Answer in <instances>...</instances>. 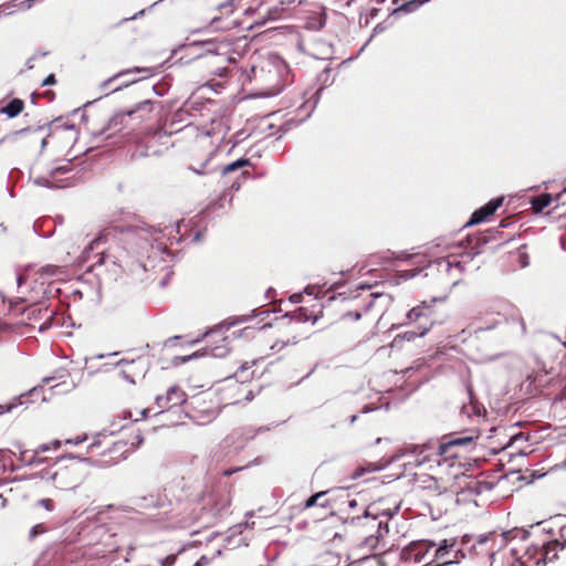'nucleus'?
Segmentation results:
<instances>
[{
  "label": "nucleus",
  "mask_w": 566,
  "mask_h": 566,
  "mask_svg": "<svg viewBox=\"0 0 566 566\" xmlns=\"http://www.w3.org/2000/svg\"><path fill=\"white\" fill-rule=\"evenodd\" d=\"M49 444H51V450L52 449L56 450V449H59L61 447L62 443H61L60 440L55 439L52 442H50Z\"/></svg>",
  "instance_id": "obj_60"
},
{
  "label": "nucleus",
  "mask_w": 566,
  "mask_h": 566,
  "mask_svg": "<svg viewBox=\"0 0 566 566\" xmlns=\"http://www.w3.org/2000/svg\"><path fill=\"white\" fill-rule=\"evenodd\" d=\"M150 104H151L150 99H145V101L137 103L135 105V107L129 111L116 113L115 115H113L109 118L107 126L104 128L102 134H104L106 130H115V132L122 130L123 128H125L127 126V119L133 117V115H135L138 112H142L146 108H148V111H150V108H149Z\"/></svg>",
  "instance_id": "obj_4"
},
{
  "label": "nucleus",
  "mask_w": 566,
  "mask_h": 566,
  "mask_svg": "<svg viewBox=\"0 0 566 566\" xmlns=\"http://www.w3.org/2000/svg\"><path fill=\"white\" fill-rule=\"evenodd\" d=\"M187 399L185 391L178 386H171L167 389L166 395L156 397L158 408L165 410L175 406L182 405Z\"/></svg>",
  "instance_id": "obj_8"
},
{
  "label": "nucleus",
  "mask_w": 566,
  "mask_h": 566,
  "mask_svg": "<svg viewBox=\"0 0 566 566\" xmlns=\"http://www.w3.org/2000/svg\"><path fill=\"white\" fill-rule=\"evenodd\" d=\"M542 543L541 544H531L525 547V553L523 556H520L518 548L512 547V555L516 560H521L523 557H527V562L534 560V566H536V560L541 557ZM526 563V560L524 562Z\"/></svg>",
  "instance_id": "obj_15"
},
{
  "label": "nucleus",
  "mask_w": 566,
  "mask_h": 566,
  "mask_svg": "<svg viewBox=\"0 0 566 566\" xmlns=\"http://www.w3.org/2000/svg\"><path fill=\"white\" fill-rule=\"evenodd\" d=\"M57 120H52L45 125H40L38 126L36 128L33 129V132H41V130H44L46 127H52L55 125ZM32 128L31 127H24V128H21V129H18L15 132L12 133V136H19V135H22V134H25V133H29L31 132Z\"/></svg>",
  "instance_id": "obj_29"
},
{
  "label": "nucleus",
  "mask_w": 566,
  "mask_h": 566,
  "mask_svg": "<svg viewBox=\"0 0 566 566\" xmlns=\"http://www.w3.org/2000/svg\"><path fill=\"white\" fill-rule=\"evenodd\" d=\"M86 440H87V434H83V436H78V437H76L74 439H67L66 443L73 444V446H78V444L83 443Z\"/></svg>",
  "instance_id": "obj_47"
},
{
  "label": "nucleus",
  "mask_w": 566,
  "mask_h": 566,
  "mask_svg": "<svg viewBox=\"0 0 566 566\" xmlns=\"http://www.w3.org/2000/svg\"><path fill=\"white\" fill-rule=\"evenodd\" d=\"M210 563V559L202 555L195 564L193 566H207Z\"/></svg>",
  "instance_id": "obj_53"
},
{
  "label": "nucleus",
  "mask_w": 566,
  "mask_h": 566,
  "mask_svg": "<svg viewBox=\"0 0 566 566\" xmlns=\"http://www.w3.org/2000/svg\"><path fill=\"white\" fill-rule=\"evenodd\" d=\"M471 539H472V536H471V535H469V534L463 535V536H462V538H461V544H462V546L468 545V544L470 543V541H471Z\"/></svg>",
  "instance_id": "obj_58"
},
{
  "label": "nucleus",
  "mask_w": 566,
  "mask_h": 566,
  "mask_svg": "<svg viewBox=\"0 0 566 566\" xmlns=\"http://www.w3.org/2000/svg\"><path fill=\"white\" fill-rule=\"evenodd\" d=\"M56 489L71 490L80 484V478L74 473L71 468L61 469L48 476Z\"/></svg>",
  "instance_id": "obj_6"
},
{
  "label": "nucleus",
  "mask_w": 566,
  "mask_h": 566,
  "mask_svg": "<svg viewBox=\"0 0 566 566\" xmlns=\"http://www.w3.org/2000/svg\"><path fill=\"white\" fill-rule=\"evenodd\" d=\"M465 558V554L463 553L462 548H459L454 552V559L446 560L442 563L437 564L436 566H450L458 564L461 559Z\"/></svg>",
  "instance_id": "obj_36"
},
{
  "label": "nucleus",
  "mask_w": 566,
  "mask_h": 566,
  "mask_svg": "<svg viewBox=\"0 0 566 566\" xmlns=\"http://www.w3.org/2000/svg\"><path fill=\"white\" fill-rule=\"evenodd\" d=\"M316 290H318V287H316V286H312V285H308V286H306V287H305L304 292H305L306 294H308V295H315V296H317V295H316Z\"/></svg>",
  "instance_id": "obj_56"
},
{
  "label": "nucleus",
  "mask_w": 566,
  "mask_h": 566,
  "mask_svg": "<svg viewBox=\"0 0 566 566\" xmlns=\"http://www.w3.org/2000/svg\"><path fill=\"white\" fill-rule=\"evenodd\" d=\"M530 537V532L525 530L514 528L509 532H503L497 534L496 532H490L486 534H481L478 537V544L483 545L491 543L490 549L500 552L503 549L509 542L513 539H520L521 542L526 541Z\"/></svg>",
  "instance_id": "obj_2"
},
{
  "label": "nucleus",
  "mask_w": 566,
  "mask_h": 566,
  "mask_svg": "<svg viewBox=\"0 0 566 566\" xmlns=\"http://www.w3.org/2000/svg\"><path fill=\"white\" fill-rule=\"evenodd\" d=\"M325 494H326V492L321 491V492H317V493H315V494L311 495V496L305 501L304 507H305V509H311V507L315 506V505L318 503V500H319L321 497H323Z\"/></svg>",
  "instance_id": "obj_38"
},
{
  "label": "nucleus",
  "mask_w": 566,
  "mask_h": 566,
  "mask_svg": "<svg viewBox=\"0 0 566 566\" xmlns=\"http://www.w3.org/2000/svg\"><path fill=\"white\" fill-rule=\"evenodd\" d=\"M124 427H125L124 424H120L118 427V429H115V430H109V431L106 429L102 430L94 437V441L88 446V450H94L95 448L99 447L102 443V440H101L102 437L113 436L116 431L123 429Z\"/></svg>",
  "instance_id": "obj_24"
},
{
  "label": "nucleus",
  "mask_w": 566,
  "mask_h": 566,
  "mask_svg": "<svg viewBox=\"0 0 566 566\" xmlns=\"http://www.w3.org/2000/svg\"><path fill=\"white\" fill-rule=\"evenodd\" d=\"M56 83V78L54 74H49L42 82L43 86L53 85Z\"/></svg>",
  "instance_id": "obj_52"
},
{
  "label": "nucleus",
  "mask_w": 566,
  "mask_h": 566,
  "mask_svg": "<svg viewBox=\"0 0 566 566\" xmlns=\"http://www.w3.org/2000/svg\"><path fill=\"white\" fill-rule=\"evenodd\" d=\"M399 509H400L399 505H397L392 510L388 509V510L377 511L376 513H373L370 511V507H368L365 510L363 517L377 520L378 517L386 516L387 518H392L399 512Z\"/></svg>",
  "instance_id": "obj_20"
},
{
  "label": "nucleus",
  "mask_w": 566,
  "mask_h": 566,
  "mask_svg": "<svg viewBox=\"0 0 566 566\" xmlns=\"http://www.w3.org/2000/svg\"><path fill=\"white\" fill-rule=\"evenodd\" d=\"M134 74H140L142 78H147L153 75V69L135 66L132 69L123 70V71L114 74L113 76L108 77L107 80L103 81L101 83L99 87H101V90H108V88H111L112 83H114L116 81H120V83L117 86H115L111 90L112 93L118 92L122 88L127 87V86L138 82L137 78L130 77Z\"/></svg>",
  "instance_id": "obj_3"
},
{
  "label": "nucleus",
  "mask_w": 566,
  "mask_h": 566,
  "mask_svg": "<svg viewBox=\"0 0 566 566\" xmlns=\"http://www.w3.org/2000/svg\"><path fill=\"white\" fill-rule=\"evenodd\" d=\"M380 468L377 467L375 463H368L366 465H360L355 469L353 473V479H358L365 475L366 473L376 472L379 471Z\"/></svg>",
  "instance_id": "obj_25"
},
{
  "label": "nucleus",
  "mask_w": 566,
  "mask_h": 566,
  "mask_svg": "<svg viewBox=\"0 0 566 566\" xmlns=\"http://www.w3.org/2000/svg\"><path fill=\"white\" fill-rule=\"evenodd\" d=\"M17 7L18 4L14 1L3 4L0 7V14H11L14 12Z\"/></svg>",
  "instance_id": "obj_42"
},
{
  "label": "nucleus",
  "mask_w": 566,
  "mask_h": 566,
  "mask_svg": "<svg viewBox=\"0 0 566 566\" xmlns=\"http://www.w3.org/2000/svg\"><path fill=\"white\" fill-rule=\"evenodd\" d=\"M227 353H228V348L226 347V345H222V346H216L211 349H203V350L195 352L191 355L178 357V359H180L181 363H188L192 359H196L198 357H202L206 355H211L213 357H223V356H226Z\"/></svg>",
  "instance_id": "obj_14"
},
{
  "label": "nucleus",
  "mask_w": 566,
  "mask_h": 566,
  "mask_svg": "<svg viewBox=\"0 0 566 566\" xmlns=\"http://www.w3.org/2000/svg\"><path fill=\"white\" fill-rule=\"evenodd\" d=\"M301 300H302V295L301 294H293L291 296V301L294 302V303H298V302H301Z\"/></svg>",
  "instance_id": "obj_63"
},
{
  "label": "nucleus",
  "mask_w": 566,
  "mask_h": 566,
  "mask_svg": "<svg viewBox=\"0 0 566 566\" xmlns=\"http://www.w3.org/2000/svg\"><path fill=\"white\" fill-rule=\"evenodd\" d=\"M101 241H102V238L98 237V238H95L94 240H92L90 242V244L84 249V251L82 253V258H83L84 261H90L91 260V253L99 244Z\"/></svg>",
  "instance_id": "obj_31"
},
{
  "label": "nucleus",
  "mask_w": 566,
  "mask_h": 566,
  "mask_svg": "<svg viewBox=\"0 0 566 566\" xmlns=\"http://www.w3.org/2000/svg\"><path fill=\"white\" fill-rule=\"evenodd\" d=\"M488 243V240L485 238H479V243H476V248L483 247Z\"/></svg>",
  "instance_id": "obj_64"
},
{
  "label": "nucleus",
  "mask_w": 566,
  "mask_h": 566,
  "mask_svg": "<svg viewBox=\"0 0 566 566\" xmlns=\"http://www.w3.org/2000/svg\"><path fill=\"white\" fill-rule=\"evenodd\" d=\"M564 548V543L558 539L552 542H543L541 557L536 560V566L545 565L547 562L557 557V551Z\"/></svg>",
  "instance_id": "obj_12"
},
{
  "label": "nucleus",
  "mask_w": 566,
  "mask_h": 566,
  "mask_svg": "<svg viewBox=\"0 0 566 566\" xmlns=\"http://www.w3.org/2000/svg\"><path fill=\"white\" fill-rule=\"evenodd\" d=\"M422 2H419L418 0H411L409 2H406L403 4H401L399 8H397L395 10V12L397 11H402V12H412L415 11Z\"/></svg>",
  "instance_id": "obj_37"
},
{
  "label": "nucleus",
  "mask_w": 566,
  "mask_h": 566,
  "mask_svg": "<svg viewBox=\"0 0 566 566\" xmlns=\"http://www.w3.org/2000/svg\"><path fill=\"white\" fill-rule=\"evenodd\" d=\"M503 201V197L491 199L488 203L480 207L471 214L469 221L465 223V227H471L484 222L502 206Z\"/></svg>",
  "instance_id": "obj_7"
},
{
  "label": "nucleus",
  "mask_w": 566,
  "mask_h": 566,
  "mask_svg": "<svg viewBox=\"0 0 566 566\" xmlns=\"http://www.w3.org/2000/svg\"><path fill=\"white\" fill-rule=\"evenodd\" d=\"M386 29V27L382 24V23H378L374 30H373V35L369 38V40L365 43V45L360 49V51H363L365 49V46L371 41L373 36L377 33H380V32H384Z\"/></svg>",
  "instance_id": "obj_46"
},
{
  "label": "nucleus",
  "mask_w": 566,
  "mask_h": 566,
  "mask_svg": "<svg viewBox=\"0 0 566 566\" xmlns=\"http://www.w3.org/2000/svg\"><path fill=\"white\" fill-rule=\"evenodd\" d=\"M48 531V527L43 523L35 524L32 526L29 531V539L33 541L35 537H38L41 534H44Z\"/></svg>",
  "instance_id": "obj_32"
},
{
  "label": "nucleus",
  "mask_w": 566,
  "mask_h": 566,
  "mask_svg": "<svg viewBox=\"0 0 566 566\" xmlns=\"http://www.w3.org/2000/svg\"><path fill=\"white\" fill-rule=\"evenodd\" d=\"M479 436H452L443 437L440 442L424 444H410L405 448L406 453L417 455L416 464L421 465L431 454H437L444 460L461 457L460 450L469 451L475 446Z\"/></svg>",
  "instance_id": "obj_1"
},
{
  "label": "nucleus",
  "mask_w": 566,
  "mask_h": 566,
  "mask_svg": "<svg viewBox=\"0 0 566 566\" xmlns=\"http://www.w3.org/2000/svg\"><path fill=\"white\" fill-rule=\"evenodd\" d=\"M29 312H30V314H29V317H30V316H34L36 313L40 314L42 312V308L34 306V307L29 308Z\"/></svg>",
  "instance_id": "obj_61"
},
{
  "label": "nucleus",
  "mask_w": 566,
  "mask_h": 566,
  "mask_svg": "<svg viewBox=\"0 0 566 566\" xmlns=\"http://www.w3.org/2000/svg\"><path fill=\"white\" fill-rule=\"evenodd\" d=\"M259 315L269 316L270 315V311L253 310L251 312V314H249V315H240V316L234 317L230 322L226 321V322L219 324L216 328L207 331L202 335V337H207V336H209L210 334H213V333H221V334H223L224 332L229 331L230 327H232L234 325H238V324H243V323L250 322L253 317L259 316Z\"/></svg>",
  "instance_id": "obj_9"
},
{
  "label": "nucleus",
  "mask_w": 566,
  "mask_h": 566,
  "mask_svg": "<svg viewBox=\"0 0 566 566\" xmlns=\"http://www.w3.org/2000/svg\"><path fill=\"white\" fill-rule=\"evenodd\" d=\"M344 317L350 318L353 321H359L361 318V313L358 311H348L345 313Z\"/></svg>",
  "instance_id": "obj_49"
},
{
  "label": "nucleus",
  "mask_w": 566,
  "mask_h": 566,
  "mask_svg": "<svg viewBox=\"0 0 566 566\" xmlns=\"http://www.w3.org/2000/svg\"><path fill=\"white\" fill-rule=\"evenodd\" d=\"M381 297H384L381 293H370L369 300L364 304V312H368L374 306L375 301Z\"/></svg>",
  "instance_id": "obj_39"
},
{
  "label": "nucleus",
  "mask_w": 566,
  "mask_h": 566,
  "mask_svg": "<svg viewBox=\"0 0 566 566\" xmlns=\"http://www.w3.org/2000/svg\"><path fill=\"white\" fill-rule=\"evenodd\" d=\"M517 262L521 268H527L530 265V256L525 251V245H522L517 250Z\"/></svg>",
  "instance_id": "obj_33"
},
{
  "label": "nucleus",
  "mask_w": 566,
  "mask_h": 566,
  "mask_svg": "<svg viewBox=\"0 0 566 566\" xmlns=\"http://www.w3.org/2000/svg\"><path fill=\"white\" fill-rule=\"evenodd\" d=\"M206 167H207V161L202 163L200 168H195V167L190 166V167H188V169L197 175H210L212 171L206 170Z\"/></svg>",
  "instance_id": "obj_43"
},
{
  "label": "nucleus",
  "mask_w": 566,
  "mask_h": 566,
  "mask_svg": "<svg viewBox=\"0 0 566 566\" xmlns=\"http://www.w3.org/2000/svg\"><path fill=\"white\" fill-rule=\"evenodd\" d=\"M69 376V371L65 368H60L54 371L52 376L44 377L42 379L43 384H49L52 380H61Z\"/></svg>",
  "instance_id": "obj_28"
},
{
  "label": "nucleus",
  "mask_w": 566,
  "mask_h": 566,
  "mask_svg": "<svg viewBox=\"0 0 566 566\" xmlns=\"http://www.w3.org/2000/svg\"><path fill=\"white\" fill-rule=\"evenodd\" d=\"M116 229L120 233H134L138 238L148 241L153 234L156 232V229L151 226L146 224L145 222L138 221L134 224H128L125 227H116Z\"/></svg>",
  "instance_id": "obj_11"
},
{
  "label": "nucleus",
  "mask_w": 566,
  "mask_h": 566,
  "mask_svg": "<svg viewBox=\"0 0 566 566\" xmlns=\"http://www.w3.org/2000/svg\"><path fill=\"white\" fill-rule=\"evenodd\" d=\"M552 203V195L542 193L531 199V206L534 213H541Z\"/></svg>",
  "instance_id": "obj_19"
},
{
  "label": "nucleus",
  "mask_w": 566,
  "mask_h": 566,
  "mask_svg": "<svg viewBox=\"0 0 566 566\" xmlns=\"http://www.w3.org/2000/svg\"><path fill=\"white\" fill-rule=\"evenodd\" d=\"M510 322L516 326V329L520 334L524 335L526 333V325L524 323L523 317L517 311H514L511 314Z\"/></svg>",
  "instance_id": "obj_26"
},
{
  "label": "nucleus",
  "mask_w": 566,
  "mask_h": 566,
  "mask_svg": "<svg viewBox=\"0 0 566 566\" xmlns=\"http://www.w3.org/2000/svg\"><path fill=\"white\" fill-rule=\"evenodd\" d=\"M455 539H443L436 551V558L442 559L447 554H449L450 549L454 546Z\"/></svg>",
  "instance_id": "obj_22"
},
{
  "label": "nucleus",
  "mask_w": 566,
  "mask_h": 566,
  "mask_svg": "<svg viewBox=\"0 0 566 566\" xmlns=\"http://www.w3.org/2000/svg\"><path fill=\"white\" fill-rule=\"evenodd\" d=\"M559 536H560V539L562 542L560 543H566V524L564 526L560 527L559 530Z\"/></svg>",
  "instance_id": "obj_57"
},
{
  "label": "nucleus",
  "mask_w": 566,
  "mask_h": 566,
  "mask_svg": "<svg viewBox=\"0 0 566 566\" xmlns=\"http://www.w3.org/2000/svg\"><path fill=\"white\" fill-rule=\"evenodd\" d=\"M250 165V159L248 158H239L228 165H226L222 169H221V175L222 176H226L230 172H233V171H237L238 169H241L243 167H247Z\"/></svg>",
  "instance_id": "obj_21"
},
{
  "label": "nucleus",
  "mask_w": 566,
  "mask_h": 566,
  "mask_svg": "<svg viewBox=\"0 0 566 566\" xmlns=\"http://www.w3.org/2000/svg\"><path fill=\"white\" fill-rule=\"evenodd\" d=\"M38 505L42 506L44 510L52 512L55 507L54 501L51 499H41L38 501Z\"/></svg>",
  "instance_id": "obj_41"
},
{
  "label": "nucleus",
  "mask_w": 566,
  "mask_h": 566,
  "mask_svg": "<svg viewBox=\"0 0 566 566\" xmlns=\"http://www.w3.org/2000/svg\"><path fill=\"white\" fill-rule=\"evenodd\" d=\"M446 263V271L450 272L452 268L458 269L460 272L463 271L464 266L460 261L450 262V261H443Z\"/></svg>",
  "instance_id": "obj_44"
},
{
  "label": "nucleus",
  "mask_w": 566,
  "mask_h": 566,
  "mask_svg": "<svg viewBox=\"0 0 566 566\" xmlns=\"http://www.w3.org/2000/svg\"><path fill=\"white\" fill-rule=\"evenodd\" d=\"M431 315H432V308L428 305H419L413 308H411L407 314L406 317L409 322H420V324H431Z\"/></svg>",
  "instance_id": "obj_13"
},
{
  "label": "nucleus",
  "mask_w": 566,
  "mask_h": 566,
  "mask_svg": "<svg viewBox=\"0 0 566 566\" xmlns=\"http://www.w3.org/2000/svg\"><path fill=\"white\" fill-rule=\"evenodd\" d=\"M145 13H146V9H143V10H140L139 12H137L136 14H134V15H132V17H129V18H124V19L122 20V22L136 20L137 18L143 17Z\"/></svg>",
  "instance_id": "obj_55"
},
{
  "label": "nucleus",
  "mask_w": 566,
  "mask_h": 566,
  "mask_svg": "<svg viewBox=\"0 0 566 566\" xmlns=\"http://www.w3.org/2000/svg\"><path fill=\"white\" fill-rule=\"evenodd\" d=\"M35 1L36 0H25V1L21 2L20 6L24 7L25 9H30Z\"/></svg>",
  "instance_id": "obj_59"
},
{
  "label": "nucleus",
  "mask_w": 566,
  "mask_h": 566,
  "mask_svg": "<svg viewBox=\"0 0 566 566\" xmlns=\"http://www.w3.org/2000/svg\"><path fill=\"white\" fill-rule=\"evenodd\" d=\"M380 537H378V535H369L367 537H365L364 542H363V546L367 547L369 551H374L378 547V544L380 542Z\"/></svg>",
  "instance_id": "obj_34"
},
{
  "label": "nucleus",
  "mask_w": 566,
  "mask_h": 566,
  "mask_svg": "<svg viewBox=\"0 0 566 566\" xmlns=\"http://www.w3.org/2000/svg\"><path fill=\"white\" fill-rule=\"evenodd\" d=\"M461 412L467 417H471L472 415L480 416V406L472 401V396L470 395V403L464 405L461 408Z\"/></svg>",
  "instance_id": "obj_27"
},
{
  "label": "nucleus",
  "mask_w": 566,
  "mask_h": 566,
  "mask_svg": "<svg viewBox=\"0 0 566 566\" xmlns=\"http://www.w3.org/2000/svg\"><path fill=\"white\" fill-rule=\"evenodd\" d=\"M52 177H50V174L48 172L46 176H39L33 179V182L36 186L44 187V188H55L56 186L51 181Z\"/></svg>",
  "instance_id": "obj_30"
},
{
  "label": "nucleus",
  "mask_w": 566,
  "mask_h": 566,
  "mask_svg": "<svg viewBox=\"0 0 566 566\" xmlns=\"http://www.w3.org/2000/svg\"><path fill=\"white\" fill-rule=\"evenodd\" d=\"M130 504L134 507L140 509V510L161 506L160 499L155 495L134 496L130 499Z\"/></svg>",
  "instance_id": "obj_16"
},
{
  "label": "nucleus",
  "mask_w": 566,
  "mask_h": 566,
  "mask_svg": "<svg viewBox=\"0 0 566 566\" xmlns=\"http://www.w3.org/2000/svg\"><path fill=\"white\" fill-rule=\"evenodd\" d=\"M306 53L317 60H329L334 51L332 43L316 39L308 45Z\"/></svg>",
  "instance_id": "obj_10"
},
{
  "label": "nucleus",
  "mask_w": 566,
  "mask_h": 566,
  "mask_svg": "<svg viewBox=\"0 0 566 566\" xmlns=\"http://www.w3.org/2000/svg\"><path fill=\"white\" fill-rule=\"evenodd\" d=\"M389 533L388 522L379 521L376 535L381 539Z\"/></svg>",
  "instance_id": "obj_40"
},
{
  "label": "nucleus",
  "mask_w": 566,
  "mask_h": 566,
  "mask_svg": "<svg viewBox=\"0 0 566 566\" xmlns=\"http://www.w3.org/2000/svg\"><path fill=\"white\" fill-rule=\"evenodd\" d=\"M418 273H419V271L416 269L405 270V271H400V277L403 280H410V279H413Z\"/></svg>",
  "instance_id": "obj_45"
},
{
  "label": "nucleus",
  "mask_w": 566,
  "mask_h": 566,
  "mask_svg": "<svg viewBox=\"0 0 566 566\" xmlns=\"http://www.w3.org/2000/svg\"><path fill=\"white\" fill-rule=\"evenodd\" d=\"M53 314L54 313L52 311L49 313V316L46 317L45 322L39 328L40 332H44V331H46V329H49L51 327Z\"/></svg>",
  "instance_id": "obj_48"
},
{
  "label": "nucleus",
  "mask_w": 566,
  "mask_h": 566,
  "mask_svg": "<svg viewBox=\"0 0 566 566\" xmlns=\"http://www.w3.org/2000/svg\"><path fill=\"white\" fill-rule=\"evenodd\" d=\"M97 260L92 264V266L101 265L106 262L107 256L104 254V252H97L96 255Z\"/></svg>",
  "instance_id": "obj_50"
},
{
  "label": "nucleus",
  "mask_w": 566,
  "mask_h": 566,
  "mask_svg": "<svg viewBox=\"0 0 566 566\" xmlns=\"http://www.w3.org/2000/svg\"><path fill=\"white\" fill-rule=\"evenodd\" d=\"M24 108V102L21 98H12L2 108L1 113L6 114L9 118H14L22 113Z\"/></svg>",
  "instance_id": "obj_17"
},
{
  "label": "nucleus",
  "mask_w": 566,
  "mask_h": 566,
  "mask_svg": "<svg viewBox=\"0 0 566 566\" xmlns=\"http://www.w3.org/2000/svg\"><path fill=\"white\" fill-rule=\"evenodd\" d=\"M15 407L14 403L0 405V416L11 411Z\"/></svg>",
  "instance_id": "obj_54"
},
{
  "label": "nucleus",
  "mask_w": 566,
  "mask_h": 566,
  "mask_svg": "<svg viewBox=\"0 0 566 566\" xmlns=\"http://www.w3.org/2000/svg\"><path fill=\"white\" fill-rule=\"evenodd\" d=\"M431 328V324H419L418 331H409L403 334V338L407 340H412L416 337L424 336Z\"/></svg>",
  "instance_id": "obj_23"
},
{
  "label": "nucleus",
  "mask_w": 566,
  "mask_h": 566,
  "mask_svg": "<svg viewBox=\"0 0 566 566\" xmlns=\"http://www.w3.org/2000/svg\"><path fill=\"white\" fill-rule=\"evenodd\" d=\"M20 454H19V461L22 463V465L25 467H33V465H40L48 461L46 458H41L39 454H35L34 450L32 451L31 455H28V450H22L21 446H18Z\"/></svg>",
  "instance_id": "obj_18"
},
{
  "label": "nucleus",
  "mask_w": 566,
  "mask_h": 566,
  "mask_svg": "<svg viewBox=\"0 0 566 566\" xmlns=\"http://www.w3.org/2000/svg\"><path fill=\"white\" fill-rule=\"evenodd\" d=\"M24 282H25V277H24L23 275L19 274V275L17 276V284H18V286L23 285V284H24Z\"/></svg>",
  "instance_id": "obj_62"
},
{
  "label": "nucleus",
  "mask_w": 566,
  "mask_h": 566,
  "mask_svg": "<svg viewBox=\"0 0 566 566\" xmlns=\"http://www.w3.org/2000/svg\"><path fill=\"white\" fill-rule=\"evenodd\" d=\"M116 366H128V369L122 370V375L127 381L135 384L136 377H145L149 367V363L146 358L138 357L137 359L132 360L120 359L116 363Z\"/></svg>",
  "instance_id": "obj_5"
},
{
  "label": "nucleus",
  "mask_w": 566,
  "mask_h": 566,
  "mask_svg": "<svg viewBox=\"0 0 566 566\" xmlns=\"http://www.w3.org/2000/svg\"><path fill=\"white\" fill-rule=\"evenodd\" d=\"M51 450V444L42 443L38 448L34 449L35 454L45 453Z\"/></svg>",
  "instance_id": "obj_51"
},
{
  "label": "nucleus",
  "mask_w": 566,
  "mask_h": 566,
  "mask_svg": "<svg viewBox=\"0 0 566 566\" xmlns=\"http://www.w3.org/2000/svg\"><path fill=\"white\" fill-rule=\"evenodd\" d=\"M70 171H71V166L69 163L61 165V166H55V167H52L49 169L50 177H52V178H54L57 175L67 174Z\"/></svg>",
  "instance_id": "obj_35"
}]
</instances>
